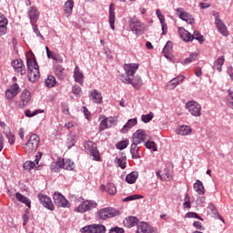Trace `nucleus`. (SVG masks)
<instances>
[{
	"label": "nucleus",
	"instance_id": "obj_1",
	"mask_svg": "<svg viewBox=\"0 0 233 233\" xmlns=\"http://www.w3.org/2000/svg\"><path fill=\"white\" fill-rule=\"evenodd\" d=\"M138 68H139V64H126L124 66L126 76L122 75L120 76L122 83H125L126 85H131L133 88L139 90V88L143 86V80L139 76H136L134 77V74L137 72ZM132 77L134 78L132 79Z\"/></svg>",
	"mask_w": 233,
	"mask_h": 233
},
{
	"label": "nucleus",
	"instance_id": "obj_2",
	"mask_svg": "<svg viewBox=\"0 0 233 233\" xmlns=\"http://www.w3.org/2000/svg\"><path fill=\"white\" fill-rule=\"evenodd\" d=\"M28 74L27 77L31 83H35L39 79V66L37 62L31 58H26Z\"/></svg>",
	"mask_w": 233,
	"mask_h": 233
},
{
	"label": "nucleus",
	"instance_id": "obj_3",
	"mask_svg": "<svg viewBox=\"0 0 233 233\" xmlns=\"http://www.w3.org/2000/svg\"><path fill=\"white\" fill-rule=\"evenodd\" d=\"M39 147V136L33 134L30 136L29 140L25 145L24 148L28 154L35 152Z\"/></svg>",
	"mask_w": 233,
	"mask_h": 233
},
{
	"label": "nucleus",
	"instance_id": "obj_4",
	"mask_svg": "<svg viewBox=\"0 0 233 233\" xmlns=\"http://www.w3.org/2000/svg\"><path fill=\"white\" fill-rule=\"evenodd\" d=\"M56 167H58V168H65V170H74V168H76L74 162L68 158L58 160L57 163H52L51 169H53L55 172Z\"/></svg>",
	"mask_w": 233,
	"mask_h": 233
},
{
	"label": "nucleus",
	"instance_id": "obj_5",
	"mask_svg": "<svg viewBox=\"0 0 233 233\" xmlns=\"http://www.w3.org/2000/svg\"><path fill=\"white\" fill-rule=\"evenodd\" d=\"M121 212L118 209L113 208H105L99 210L98 218L99 219H108L109 218H116V216H119Z\"/></svg>",
	"mask_w": 233,
	"mask_h": 233
},
{
	"label": "nucleus",
	"instance_id": "obj_6",
	"mask_svg": "<svg viewBox=\"0 0 233 233\" xmlns=\"http://www.w3.org/2000/svg\"><path fill=\"white\" fill-rule=\"evenodd\" d=\"M82 233H105L106 228L104 225L93 224L90 226L84 227L80 229Z\"/></svg>",
	"mask_w": 233,
	"mask_h": 233
},
{
	"label": "nucleus",
	"instance_id": "obj_7",
	"mask_svg": "<svg viewBox=\"0 0 233 233\" xmlns=\"http://www.w3.org/2000/svg\"><path fill=\"white\" fill-rule=\"evenodd\" d=\"M186 108L195 117H199L201 116V105L196 101H189L186 104Z\"/></svg>",
	"mask_w": 233,
	"mask_h": 233
},
{
	"label": "nucleus",
	"instance_id": "obj_8",
	"mask_svg": "<svg viewBox=\"0 0 233 233\" xmlns=\"http://www.w3.org/2000/svg\"><path fill=\"white\" fill-rule=\"evenodd\" d=\"M148 139H150V137L143 129L137 130L132 137L133 143H137V145H141V143H145V141H148Z\"/></svg>",
	"mask_w": 233,
	"mask_h": 233
},
{
	"label": "nucleus",
	"instance_id": "obj_9",
	"mask_svg": "<svg viewBox=\"0 0 233 233\" xmlns=\"http://www.w3.org/2000/svg\"><path fill=\"white\" fill-rule=\"evenodd\" d=\"M55 205L62 208H70V202L61 193L56 192L53 196Z\"/></svg>",
	"mask_w": 233,
	"mask_h": 233
},
{
	"label": "nucleus",
	"instance_id": "obj_10",
	"mask_svg": "<svg viewBox=\"0 0 233 233\" xmlns=\"http://www.w3.org/2000/svg\"><path fill=\"white\" fill-rule=\"evenodd\" d=\"M84 147L86 150L90 152L94 161H99L101 157L99 156V151L97 150V147L92 141H87L84 144Z\"/></svg>",
	"mask_w": 233,
	"mask_h": 233
},
{
	"label": "nucleus",
	"instance_id": "obj_11",
	"mask_svg": "<svg viewBox=\"0 0 233 233\" xmlns=\"http://www.w3.org/2000/svg\"><path fill=\"white\" fill-rule=\"evenodd\" d=\"M213 15L215 16V25H216L218 32L222 35H224V37L228 36V30L227 29V25H225V23H223V20H221L219 18V14L215 13V14H213Z\"/></svg>",
	"mask_w": 233,
	"mask_h": 233
},
{
	"label": "nucleus",
	"instance_id": "obj_12",
	"mask_svg": "<svg viewBox=\"0 0 233 233\" xmlns=\"http://www.w3.org/2000/svg\"><path fill=\"white\" fill-rule=\"evenodd\" d=\"M129 28L133 34L137 35H141L145 32V25L137 20H131L129 24Z\"/></svg>",
	"mask_w": 233,
	"mask_h": 233
},
{
	"label": "nucleus",
	"instance_id": "obj_13",
	"mask_svg": "<svg viewBox=\"0 0 233 233\" xmlns=\"http://www.w3.org/2000/svg\"><path fill=\"white\" fill-rule=\"evenodd\" d=\"M27 16L30 19V24L34 25L39 20V10L35 6H30L27 9Z\"/></svg>",
	"mask_w": 233,
	"mask_h": 233
},
{
	"label": "nucleus",
	"instance_id": "obj_14",
	"mask_svg": "<svg viewBox=\"0 0 233 233\" xmlns=\"http://www.w3.org/2000/svg\"><path fill=\"white\" fill-rule=\"evenodd\" d=\"M177 13L179 18L187 23V25L194 24V17H192V15L185 12L183 8L177 9Z\"/></svg>",
	"mask_w": 233,
	"mask_h": 233
},
{
	"label": "nucleus",
	"instance_id": "obj_15",
	"mask_svg": "<svg viewBox=\"0 0 233 233\" xmlns=\"http://www.w3.org/2000/svg\"><path fill=\"white\" fill-rule=\"evenodd\" d=\"M19 92H21V88L16 83H15L10 86L9 89H6L5 97L6 99H14V97H15Z\"/></svg>",
	"mask_w": 233,
	"mask_h": 233
},
{
	"label": "nucleus",
	"instance_id": "obj_16",
	"mask_svg": "<svg viewBox=\"0 0 233 233\" xmlns=\"http://www.w3.org/2000/svg\"><path fill=\"white\" fill-rule=\"evenodd\" d=\"M38 199H39L41 205H43V207H45V208H47L48 210H54V204L52 203V199L50 198H48V196L39 194Z\"/></svg>",
	"mask_w": 233,
	"mask_h": 233
},
{
	"label": "nucleus",
	"instance_id": "obj_17",
	"mask_svg": "<svg viewBox=\"0 0 233 233\" xmlns=\"http://www.w3.org/2000/svg\"><path fill=\"white\" fill-rule=\"evenodd\" d=\"M32 99V95L30 92L26 89L23 90L21 96H20V102H19V107L25 108L28 103H30V100Z\"/></svg>",
	"mask_w": 233,
	"mask_h": 233
},
{
	"label": "nucleus",
	"instance_id": "obj_18",
	"mask_svg": "<svg viewBox=\"0 0 233 233\" xmlns=\"http://www.w3.org/2000/svg\"><path fill=\"white\" fill-rule=\"evenodd\" d=\"M12 66L17 74H20V76H25V74H26V69L25 68L23 60L17 59L13 61Z\"/></svg>",
	"mask_w": 233,
	"mask_h": 233
},
{
	"label": "nucleus",
	"instance_id": "obj_19",
	"mask_svg": "<svg viewBox=\"0 0 233 233\" xmlns=\"http://www.w3.org/2000/svg\"><path fill=\"white\" fill-rule=\"evenodd\" d=\"M137 233H156L154 228L147 222H140L137 225Z\"/></svg>",
	"mask_w": 233,
	"mask_h": 233
},
{
	"label": "nucleus",
	"instance_id": "obj_20",
	"mask_svg": "<svg viewBox=\"0 0 233 233\" xmlns=\"http://www.w3.org/2000/svg\"><path fill=\"white\" fill-rule=\"evenodd\" d=\"M89 99L96 105H101V103H103V96H101V93L96 89L89 92Z\"/></svg>",
	"mask_w": 233,
	"mask_h": 233
},
{
	"label": "nucleus",
	"instance_id": "obj_21",
	"mask_svg": "<svg viewBox=\"0 0 233 233\" xmlns=\"http://www.w3.org/2000/svg\"><path fill=\"white\" fill-rule=\"evenodd\" d=\"M183 81H185L184 76H178L173 78L167 84V90H174V88H176V86H177V85H179L180 83H183Z\"/></svg>",
	"mask_w": 233,
	"mask_h": 233
},
{
	"label": "nucleus",
	"instance_id": "obj_22",
	"mask_svg": "<svg viewBox=\"0 0 233 233\" xmlns=\"http://www.w3.org/2000/svg\"><path fill=\"white\" fill-rule=\"evenodd\" d=\"M114 123H116V119L114 117L109 116L101 121L99 130H106V128H112L114 127Z\"/></svg>",
	"mask_w": 233,
	"mask_h": 233
},
{
	"label": "nucleus",
	"instance_id": "obj_23",
	"mask_svg": "<svg viewBox=\"0 0 233 233\" xmlns=\"http://www.w3.org/2000/svg\"><path fill=\"white\" fill-rule=\"evenodd\" d=\"M172 48H173V44L171 41H167L162 54L165 56L167 59H169V61H172Z\"/></svg>",
	"mask_w": 233,
	"mask_h": 233
},
{
	"label": "nucleus",
	"instance_id": "obj_24",
	"mask_svg": "<svg viewBox=\"0 0 233 233\" xmlns=\"http://www.w3.org/2000/svg\"><path fill=\"white\" fill-rule=\"evenodd\" d=\"M178 136H190L192 134V127L188 126H180L179 128L176 130Z\"/></svg>",
	"mask_w": 233,
	"mask_h": 233
},
{
	"label": "nucleus",
	"instance_id": "obj_25",
	"mask_svg": "<svg viewBox=\"0 0 233 233\" xmlns=\"http://www.w3.org/2000/svg\"><path fill=\"white\" fill-rule=\"evenodd\" d=\"M6 25H8V19L0 13V35L6 34Z\"/></svg>",
	"mask_w": 233,
	"mask_h": 233
},
{
	"label": "nucleus",
	"instance_id": "obj_26",
	"mask_svg": "<svg viewBox=\"0 0 233 233\" xmlns=\"http://www.w3.org/2000/svg\"><path fill=\"white\" fill-rule=\"evenodd\" d=\"M136 125H137V119L136 118H131L129 119L126 125H124V127L121 128L120 132L122 134H127V132H128L129 128H132L133 127H136Z\"/></svg>",
	"mask_w": 233,
	"mask_h": 233
},
{
	"label": "nucleus",
	"instance_id": "obj_27",
	"mask_svg": "<svg viewBox=\"0 0 233 233\" xmlns=\"http://www.w3.org/2000/svg\"><path fill=\"white\" fill-rule=\"evenodd\" d=\"M72 10H74V0H67L64 5V12L66 17L72 15Z\"/></svg>",
	"mask_w": 233,
	"mask_h": 233
},
{
	"label": "nucleus",
	"instance_id": "obj_28",
	"mask_svg": "<svg viewBox=\"0 0 233 233\" xmlns=\"http://www.w3.org/2000/svg\"><path fill=\"white\" fill-rule=\"evenodd\" d=\"M114 5H109V25L112 30H116V13L114 12Z\"/></svg>",
	"mask_w": 233,
	"mask_h": 233
},
{
	"label": "nucleus",
	"instance_id": "obj_29",
	"mask_svg": "<svg viewBox=\"0 0 233 233\" xmlns=\"http://www.w3.org/2000/svg\"><path fill=\"white\" fill-rule=\"evenodd\" d=\"M179 35L183 41L186 43H188V41H192V34L190 32L187 31L185 28L179 29Z\"/></svg>",
	"mask_w": 233,
	"mask_h": 233
},
{
	"label": "nucleus",
	"instance_id": "obj_30",
	"mask_svg": "<svg viewBox=\"0 0 233 233\" xmlns=\"http://www.w3.org/2000/svg\"><path fill=\"white\" fill-rule=\"evenodd\" d=\"M74 78L76 83H79V85H83V79H85V76L81 71H79V67L76 66L74 71Z\"/></svg>",
	"mask_w": 233,
	"mask_h": 233
},
{
	"label": "nucleus",
	"instance_id": "obj_31",
	"mask_svg": "<svg viewBox=\"0 0 233 233\" xmlns=\"http://www.w3.org/2000/svg\"><path fill=\"white\" fill-rule=\"evenodd\" d=\"M137 218L136 217H128L125 218L124 225L125 227H127L128 228H132V227H136L137 225Z\"/></svg>",
	"mask_w": 233,
	"mask_h": 233
},
{
	"label": "nucleus",
	"instance_id": "obj_32",
	"mask_svg": "<svg viewBox=\"0 0 233 233\" xmlns=\"http://www.w3.org/2000/svg\"><path fill=\"white\" fill-rule=\"evenodd\" d=\"M138 176H139V173L137 171H133V172L129 173L126 177L127 183H128L129 185H133V183H136Z\"/></svg>",
	"mask_w": 233,
	"mask_h": 233
},
{
	"label": "nucleus",
	"instance_id": "obj_33",
	"mask_svg": "<svg viewBox=\"0 0 233 233\" xmlns=\"http://www.w3.org/2000/svg\"><path fill=\"white\" fill-rule=\"evenodd\" d=\"M15 198L20 201V203H24L25 205H26V207H28V208H30L32 202L30 201V199H28V198L25 197L21 193H16Z\"/></svg>",
	"mask_w": 233,
	"mask_h": 233
},
{
	"label": "nucleus",
	"instance_id": "obj_34",
	"mask_svg": "<svg viewBox=\"0 0 233 233\" xmlns=\"http://www.w3.org/2000/svg\"><path fill=\"white\" fill-rule=\"evenodd\" d=\"M194 189L198 194H205V187L203 186V182L201 180H197L194 184Z\"/></svg>",
	"mask_w": 233,
	"mask_h": 233
},
{
	"label": "nucleus",
	"instance_id": "obj_35",
	"mask_svg": "<svg viewBox=\"0 0 233 233\" xmlns=\"http://www.w3.org/2000/svg\"><path fill=\"white\" fill-rule=\"evenodd\" d=\"M225 63V56H220L218 60L215 61L213 67L218 70V72H221L222 66Z\"/></svg>",
	"mask_w": 233,
	"mask_h": 233
},
{
	"label": "nucleus",
	"instance_id": "obj_36",
	"mask_svg": "<svg viewBox=\"0 0 233 233\" xmlns=\"http://www.w3.org/2000/svg\"><path fill=\"white\" fill-rule=\"evenodd\" d=\"M54 72L59 79H63V77H65V67L61 66H55Z\"/></svg>",
	"mask_w": 233,
	"mask_h": 233
},
{
	"label": "nucleus",
	"instance_id": "obj_37",
	"mask_svg": "<svg viewBox=\"0 0 233 233\" xmlns=\"http://www.w3.org/2000/svg\"><path fill=\"white\" fill-rule=\"evenodd\" d=\"M194 39H196V41H198L200 45L205 42V38L203 37L201 33H199V31H195L194 34L191 35V41H194Z\"/></svg>",
	"mask_w": 233,
	"mask_h": 233
},
{
	"label": "nucleus",
	"instance_id": "obj_38",
	"mask_svg": "<svg viewBox=\"0 0 233 233\" xmlns=\"http://www.w3.org/2000/svg\"><path fill=\"white\" fill-rule=\"evenodd\" d=\"M46 86L47 88H52L56 86V77L54 76H48L47 78L45 80Z\"/></svg>",
	"mask_w": 233,
	"mask_h": 233
},
{
	"label": "nucleus",
	"instance_id": "obj_39",
	"mask_svg": "<svg viewBox=\"0 0 233 233\" xmlns=\"http://www.w3.org/2000/svg\"><path fill=\"white\" fill-rule=\"evenodd\" d=\"M115 163L116 167H120L122 169L127 168V159L125 157H116Z\"/></svg>",
	"mask_w": 233,
	"mask_h": 233
},
{
	"label": "nucleus",
	"instance_id": "obj_40",
	"mask_svg": "<svg viewBox=\"0 0 233 233\" xmlns=\"http://www.w3.org/2000/svg\"><path fill=\"white\" fill-rule=\"evenodd\" d=\"M6 139L8 140L9 145H14L15 143V135L12 133V129L10 131H7L6 133H4Z\"/></svg>",
	"mask_w": 233,
	"mask_h": 233
},
{
	"label": "nucleus",
	"instance_id": "obj_41",
	"mask_svg": "<svg viewBox=\"0 0 233 233\" xmlns=\"http://www.w3.org/2000/svg\"><path fill=\"white\" fill-rule=\"evenodd\" d=\"M146 141H147L145 143L146 148H148L149 150H152L153 152H157V146L156 145V142L149 141L148 139Z\"/></svg>",
	"mask_w": 233,
	"mask_h": 233
},
{
	"label": "nucleus",
	"instance_id": "obj_42",
	"mask_svg": "<svg viewBox=\"0 0 233 233\" xmlns=\"http://www.w3.org/2000/svg\"><path fill=\"white\" fill-rule=\"evenodd\" d=\"M85 203H86V209L87 212L88 210H94V208L97 207V203L93 200H86Z\"/></svg>",
	"mask_w": 233,
	"mask_h": 233
},
{
	"label": "nucleus",
	"instance_id": "obj_43",
	"mask_svg": "<svg viewBox=\"0 0 233 233\" xmlns=\"http://www.w3.org/2000/svg\"><path fill=\"white\" fill-rule=\"evenodd\" d=\"M37 114H43V109H36L33 113L30 109H26L25 112L26 117H34V116H37Z\"/></svg>",
	"mask_w": 233,
	"mask_h": 233
},
{
	"label": "nucleus",
	"instance_id": "obj_44",
	"mask_svg": "<svg viewBox=\"0 0 233 233\" xmlns=\"http://www.w3.org/2000/svg\"><path fill=\"white\" fill-rule=\"evenodd\" d=\"M106 192H108L110 196H115V194L117 193V189L114 184L110 183L106 185Z\"/></svg>",
	"mask_w": 233,
	"mask_h": 233
},
{
	"label": "nucleus",
	"instance_id": "obj_45",
	"mask_svg": "<svg viewBox=\"0 0 233 233\" xmlns=\"http://www.w3.org/2000/svg\"><path fill=\"white\" fill-rule=\"evenodd\" d=\"M141 119L143 123H150L154 119V113L150 112L147 115H142Z\"/></svg>",
	"mask_w": 233,
	"mask_h": 233
},
{
	"label": "nucleus",
	"instance_id": "obj_46",
	"mask_svg": "<svg viewBox=\"0 0 233 233\" xmlns=\"http://www.w3.org/2000/svg\"><path fill=\"white\" fill-rule=\"evenodd\" d=\"M75 212H79L80 214H85L86 211V202H82L78 207L75 208Z\"/></svg>",
	"mask_w": 233,
	"mask_h": 233
},
{
	"label": "nucleus",
	"instance_id": "obj_47",
	"mask_svg": "<svg viewBox=\"0 0 233 233\" xmlns=\"http://www.w3.org/2000/svg\"><path fill=\"white\" fill-rule=\"evenodd\" d=\"M136 199H143V196L142 195H131V196L125 198L123 199V201L125 203H127V201H134Z\"/></svg>",
	"mask_w": 233,
	"mask_h": 233
},
{
	"label": "nucleus",
	"instance_id": "obj_48",
	"mask_svg": "<svg viewBox=\"0 0 233 233\" xmlns=\"http://www.w3.org/2000/svg\"><path fill=\"white\" fill-rule=\"evenodd\" d=\"M72 92L74 96H76L77 97H81V94H83V91L81 90V86L77 85L73 86Z\"/></svg>",
	"mask_w": 233,
	"mask_h": 233
},
{
	"label": "nucleus",
	"instance_id": "obj_49",
	"mask_svg": "<svg viewBox=\"0 0 233 233\" xmlns=\"http://www.w3.org/2000/svg\"><path fill=\"white\" fill-rule=\"evenodd\" d=\"M33 32L37 35V37H40L43 41H45V36L42 35L41 32L39 31V28H37V25L35 24H31Z\"/></svg>",
	"mask_w": 233,
	"mask_h": 233
},
{
	"label": "nucleus",
	"instance_id": "obj_50",
	"mask_svg": "<svg viewBox=\"0 0 233 233\" xmlns=\"http://www.w3.org/2000/svg\"><path fill=\"white\" fill-rule=\"evenodd\" d=\"M127 147H128V141H127V140H122L116 144V148L118 150H125V148H127Z\"/></svg>",
	"mask_w": 233,
	"mask_h": 233
},
{
	"label": "nucleus",
	"instance_id": "obj_51",
	"mask_svg": "<svg viewBox=\"0 0 233 233\" xmlns=\"http://www.w3.org/2000/svg\"><path fill=\"white\" fill-rule=\"evenodd\" d=\"M23 167L25 170H32V168H35V162L26 161Z\"/></svg>",
	"mask_w": 233,
	"mask_h": 233
},
{
	"label": "nucleus",
	"instance_id": "obj_52",
	"mask_svg": "<svg viewBox=\"0 0 233 233\" xmlns=\"http://www.w3.org/2000/svg\"><path fill=\"white\" fill-rule=\"evenodd\" d=\"M186 218H197L199 219L200 221H203V218L201 217H199V215H198V213L195 212H188L186 214Z\"/></svg>",
	"mask_w": 233,
	"mask_h": 233
},
{
	"label": "nucleus",
	"instance_id": "obj_53",
	"mask_svg": "<svg viewBox=\"0 0 233 233\" xmlns=\"http://www.w3.org/2000/svg\"><path fill=\"white\" fill-rule=\"evenodd\" d=\"M196 55H190L184 60V65H190V63H194L196 61Z\"/></svg>",
	"mask_w": 233,
	"mask_h": 233
},
{
	"label": "nucleus",
	"instance_id": "obj_54",
	"mask_svg": "<svg viewBox=\"0 0 233 233\" xmlns=\"http://www.w3.org/2000/svg\"><path fill=\"white\" fill-rule=\"evenodd\" d=\"M0 127L1 128H3V133L6 134L7 132H10V127L6 125V123L1 121L0 122Z\"/></svg>",
	"mask_w": 233,
	"mask_h": 233
},
{
	"label": "nucleus",
	"instance_id": "obj_55",
	"mask_svg": "<svg viewBox=\"0 0 233 233\" xmlns=\"http://www.w3.org/2000/svg\"><path fill=\"white\" fill-rule=\"evenodd\" d=\"M157 17L159 19L160 23H165V15L161 13V10L157 9L156 11Z\"/></svg>",
	"mask_w": 233,
	"mask_h": 233
},
{
	"label": "nucleus",
	"instance_id": "obj_56",
	"mask_svg": "<svg viewBox=\"0 0 233 233\" xmlns=\"http://www.w3.org/2000/svg\"><path fill=\"white\" fill-rule=\"evenodd\" d=\"M109 233H125V229H123V228L116 227L112 228Z\"/></svg>",
	"mask_w": 233,
	"mask_h": 233
},
{
	"label": "nucleus",
	"instance_id": "obj_57",
	"mask_svg": "<svg viewBox=\"0 0 233 233\" xmlns=\"http://www.w3.org/2000/svg\"><path fill=\"white\" fill-rule=\"evenodd\" d=\"M3 148H5V137L3 133L0 132V152L3 151Z\"/></svg>",
	"mask_w": 233,
	"mask_h": 233
},
{
	"label": "nucleus",
	"instance_id": "obj_58",
	"mask_svg": "<svg viewBox=\"0 0 233 233\" xmlns=\"http://www.w3.org/2000/svg\"><path fill=\"white\" fill-rule=\"evenodd\" d=\"M193 227H195V228H198V230H203V226L201 225V222H199V221H195L193 223Z\"/></svg>",
	"mask_w": 233,
	"mask_h": 233
},
{
	"label": "nucleus",
	"instance_id": "obj_59",
	"mask_svg": "<svg viewBox=\"0 0 233 233\" xmlns=\"http://www.w3.org/2000/svg\"><path fill=\"white\" fill-rule=\"evenodd\" d=\"M53 61H56V63H63V56L56 54V55H55Z\"/></svg>",
	"mask_w": 233,
	"mask_h": 233
},
{
	"label": "nucleus",
	"instance_id": "obj_60",
	"mask_svg": "<svg viewBox=\"0 0 233 233\" xmlns=\"http://www.w3.org/2000/svg\"><path fill=\"white\" fill-rule=\"evenodd\" d=\"M130 154L132 155V158L133 159H139V152H138V150L131 151Z\"/></svg>",
	"mask_w": 233,
	"mask_h": 233
},
{
	"label": "nucleus",
	"instance_id": "obj_61",
	"mask_svg": "<svg viewBox=\"0 0 233 233\" xmlns=\"http://www.w3.org/2000/svg\"><path fill=\"white\" fill-rule=\"evenodd\" d=\"M74 145H76V140H74V137L68 138L67 147L70 148L71 147H74Z\"/></svg>",
	"mask_w": 233,
	"mask_h": 233
},
{
	"label": "nucleus",
	"instance_id": "obj_62",
	"mask_svg": "<svg viewBox=\"0 0 233 233\" xmlns=\"http://www.w3.org/2000/svg\"><path fill=\"white\" fill-rule=\"evenodd\" d=\"M162 27V34L163 35H167V24L165 22H160Z\"/></svg>",
	"mask_w": 233,
	"mask_h": 233
},
{
	"label": "nucleus",
	"instance_id": "obj_63",
	"mask_svg": "<svg viewBox=\"0 0 233 233\" xmlns=\"http://www.w3.org/2000/svg\"><path fill=\"white\" fill-rule=\"evenodd\" d=\"M137 145H138V144H137V143H135V142H132L131 147H130V152H135V151L139 150V149L137 148Z\"/></svg>",
	"mask_w": 233,
	"mask_h": 233
},
{
	"label": "nucleus",
	"instance_id": "obj_64",
	"mask_svg": "<svg viewBox=\"0 0 233 233\" xmlns=\"http://www.w3.org/2000/svg\"><path fill=\"white\" fill-rule=\"evenodd\" d=\"M228 74L230 79L233 80V68L232 67L228 68Z\"/></svg>",
	"mask_w": 233,
	"mask_h": 233
}]
</instances>
